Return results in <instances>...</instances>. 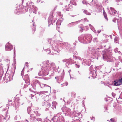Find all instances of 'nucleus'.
Returning a JSON list of instances; mask_svg holds the SVG:
<instances>
[{
	"label": "nucleus",
	"instance_id": "f03ea898",
	"mask_svg": "<svg viewBox=\"0 0 122 122\" xmlns=\"http://www.w3.org/2000/svg\"><path fill=\"white\" fill-rule=\"evenodd\" d=\"M92 36L91 34H87L85 36L81 35L79 37L78 39L81 40L82 42L85 43H90L91 41Z\"/></svg>",
	"mask_w": 122,
	"mask_h": 122
},
{
	"label": "nucleus",
	"instance_id": "5701e85b",
	"mask_svg": "<svg viewBox=\"0 0 122 122\" xmlns=\"http://www.w3.org/2000/svg\"><path fill=\"white\" fill-rule=\"evenodd\" d=\"M79 21H77V22H72L71 23H69L68 25V27H70L72 25H74V23H76V22H79Z\"/></svg>",
	"mask_w": 122,
	"mask_h": 122
},
{
	"label": "nucleus",
	"instance_id": "a211bd4d",
	"mask_svg": "<svg viewBox=\"0 0 122 122\" xmlns=\"http://www.w3.org/2000/svg\"><path fill=\"white\" fill-rule=\"evenodd\" d=\"M89 25L91 29L92 30L94 33H96V31L95 29L94 28L91 24H89Z\"/></svg>",
	"mask_w": 122,
	"mask_h": 122
},
{
	"label": "nucleus",
	"instance_id": "f257e3e1",
	"mask_svg": "<svg viewBox=\"0 0 122 122\" xmlns=\"http://www.w3.org/2000/svg\"><path fill=\"white\" fill-rule=\"evenodd\" d=\"M42 66L41 70L38 73V75L40 76L47 75L51 70H52L56 71H57L55 65L53 63L50 64L48 62H46L42 65Z\"/></svg>",
	"mask_w": 122,
	"mask_h": 122
},
{
	"label": "nucleus",
	"instance_id": "4c0bfd02",
	"mask_svg": "<svg viewBox=\"0 0 122 122\" xmlns=\"http://www.w3.org/2000/svg\"><path fill=\"white\" fill-rule=\"evenodd\" d=\"M118 38L117 37H116L114 39V41L116 42V43H117V41H118Z\"/></svg>",
	"mask_w": 122,
	"mask_h": 122
},
{
	"label": "nucleus",
	"instance_id": "603ef678",
	"mask_svg": "<svg viewBox=\"0 0 122 122\" xmlns=\"http://www.w3.org/2000/svg\"><path fill=\"white\" fill-rule=\"evenodd\" d=\"M32 86L33 87V88L34 89H36V87H35V85H33V86Z\"/></svg>",
	"mask_w": 122,
	"mask_h": 122
},
{
	"label": "nucleus",
	"instance_id": "20e7f679",
	"mask_svg": "<svg viewBox=\"0 0 122 122\" xmlns=\"http://www.w3.org/2000/svg\"><path fill=\"white\" fill-rule=\"evenodd\" d=\"M120 19L117 20L118 27L119 30L120 34L122 36V19Z\"/></svg>",
	"mask_w": 122,
	"mask_h": 122
},
{
	"label": "nucleus",
	"instance_id": "dca6fc26",
	"mask_svg": "<svg viewBox=\"0 0 122 122\" xmlns=\"http://www.w3.org/2000/svg\"><path fill=\"white\" fill-rule=\"evenodd\" d=\"M99 50L98 49H97L95 51V55H96L97 56H98L100 55L101 53L99 51Z\"/></svg>",
	"mask_w": 122,
	"mask_h": 122
},
{
	"label": "nucleus",
	"instance_id": "5fc2aeb1",
	"mask_svg": "<svg viewBox=\"0 0 122 122\" xmlns=\"http://www.w3.org/2000/svg\"><path fill=\"white\" fill-rule=\"evenodd\" d=\"M30 80L29 79H27V82H27V83H29Z\"/></svg>",
	"mask_w": 122,
	"mask_h": 122
},
{
	"label": "nucleus",
	"instance_id": "423d86ee",
	"mask_svg": "<svg viewBox=\"0 0 122 122\" xmlns=\"http://www.w3.org/2000/svg\"><path fill=\"white\" fill-rule=\"evenodd\" d=\"M48 100L47 99H44V104L46 106V107L48 108L51 105V104H50V103H51V101H49L48 100Z\"/></svg>",
	"mask_w": 122,
	"mask_h": 122
},
{
	"label": "nucleus",
	"instance_id": "13d9d810",
	"mask_svg": "<svg viewBox=\"0 0 122 122\" xmlns=\"http://www.w3.org/2000/svg\"><path fill=\"white\" fill-rule=\"evenodd\" d=\"M101 30H98L97 31V32L98 33H100V32H101Z\"/></svg>",
	"mask_w": 122,
	"mask_h": 122
},
{
	"label": "nucleus",
	"instance_id": "7ed1b4c3",
	"mask_svg": "<svg viewBox=\"0 0 122 122\" xmlns=\"http://www.w3.org/2000/svg\"><path fill=\"white\" fill-rule=\"evenodd\" d=\"M62 110L63 112L66 115L70 116L71 115L72 113L71 110L69 108L63 107L62 108Z\"/></svg>",
	"mask_w": 122,
	"mask_h": 122
},
{
	"label": "nucleus",
	"instance_id": "e433bc0d",
	"mask_svg": "<svg viewBox=\"0 0 122 122\" xmlns=\"http://www.w3.org/2000/svg\"><path fill=\"white\" fill-rule=\"evenodd\" d=\"M46 52H47V54H49L51 52V51L50 49H48L47 50Z\"/></svg>",
	"mask_w": 122,
	"mask_h": 122
},
{
	"label": "nucleus",
	"instance_id": "338daca9",
	"mask_svg": "<svg viewBox=\"0 0 122 122\" xmlns=\"http://www.w3.org/2000/svg\"><path fill=\"white\" fill-rule=\"evenodd\" d=\"M79 60H81V58H79Z\"/></svg>",
	"mask_w": 122,
	"mask_h": 122
},
{
	"label": "nucleus",
	"instance_id": "a18cd8bd",
	"mask_svg": "<svg viewBox=\"0 0 122 122\" xmlns=\"http://www.w3.org/2000/svg\"><path fill=\"white\" fill-rule=\"evenodd\" d=\"M10 68H11V67L10 66H8V68L7 71H10Z\"/></svg>",
	"mask_w": 122,
	"mask_h": 122
},
{
	"label": "nucleus",
	"instance_id": "774afa93",
	"mask_svg": "<svg viewBox=\"0 0 122 122\" xmlns=\"http://www.w3.org/2000/svg\"><path fill=\"white\" fill-rule=\"evenodd\" d=\"M33 30H34V31H35V28H33Z\"/></svg>",
	"mask_w": 122,
	"mask_h": 122
},
{
	"label": "nucleus",
	"instance_id": "09e8293b",
	"mask_svg": "<svg viewBox=\"0 0 122 122\" xmlns=\"http://www.w3.org/2000/svg\"><path fill=\"white\" fill-rule=\"evenodd\" d=\"M83 3L84 4L86 3V1H85V0H84L82 1Z\"/></svg>",
	"mask_w": 122,
	"mask_h": 122
},
{
	"label": "nucleus",
	"instance_id": "393cba45",
	"mask_svg": "<svg viewBox=\"0 0 122 122\" xmlns=\"http://www.w3.org/2000/svg\"><path fill=\"white\" fill-rule=\"evenodd\" d=\"M34 115H36L37 116H40V114L39 113H38V112L37 111H36V112L34 111Z\"/></svg>",
	"mask_w": 122,
	"mask_h": 122
},
{
	"label": "nucleus",
	"instance_id": "58836bf2",
	"mask_svg": "<svg viewBox=\"0 0 122 122\" xmlns=\"http://www.w3.org/2000/svg\"><path fill=\"white\" fill-rule=\"evenodd\" d=\"M48 23H49V25H50L51 24V20H50V19L49 18V19H48Z\"/></svg>",
	"mask_w": 122,
	"mask_h": 122
},
{
	"label": "nucleus",
	"instance_id": "a878e982",
	"mask_svg": "<svg viewBox=\"0 0 122 122\" xmlns=\"http://www.w3.org/2000/svg\"><path fill=\"white\" fill-rule=\"evenodd\" d=\"M63 75L62 76H59L58 77V79L59 80H60L62 81H63Z\"/></svg>",
	"mask_w": 122,
	"mask_h": 122
},
{
	"label": "nucleus",
	"instance_id": "72a5a7b5",
	"mask_svg": "<svg viewBox=\"0 0 122 122\" xmlns=\"http://www.w3.org/2000/svg\"><path fill=\"white\" fill-rule=\"evenodd\" d=\"M89 70L90 71H91L92 72H93L94 71V70H93V68L92 66H91Z\"/></svg>",
	"mask_w": 122,
	"mask_h": 122
},
{
	"label": "nucleus",
	"instance_id": "ddd939ff",
	"mask_svg": "<svg viewBox=\"0 0 122 122\" xmlns=\"http://www.w3.org/2000/svg\"><path fill=\"white\" fill-rule=\"evenodd\" d=\"M32 3V2L30 1H29L26 3V7L28 8H30V9L33 6Z\"/></svg>",
	"mask_w": 122,
	"mask_h": 122
},
{
	"label": "nucleus",
	"instance_id": "c03bdc74",
	"mask_svg": "<svg viewBox=\"0 0 122 122\" xmlns=\"http://www.w3.org/2000/svg\"><path fill=\"white\" fill-rule=\"evenodd\" d=\"M90 118L91 120H93V121H94L95 120V118L93 117H91Z\"/></svg>",
	"mask_w": 122,
	"mask_h": 122
},
{
	"label": "nucleus",
	"instance_id": "6e6552de",
	"mask_svg": "<svg viewBox=\"0 0 122 122\" xmlns=\"http://www.w3.org/2000/svg\"><path fill=\"white\" fill-rule=\"evenodd\" d=\"M41 88H43L45 87L46 89L50 91L51 90V87L49 86L46 84H45L43 83L39 84Z\"/></svg>",
	"mask_w": 122,
	"mask_h": 122
},
{
	"label": "nucleus",
	"instance_id": "e2e57ef3",
	"mask_svg": "<svg viewBox=\"0 0 122 122\" xmlns=\"http://www.w3.org/2000/svg\"><path fill=\"white\" fill-rule=\"evenodd\" d=\"M6 61H9V62L10 61L9 60H8V59H7L6 60Z\"/></svg>",
	"mask_w": 122,
	"mask_h": 122
},
{
	"label": "nucleus",
	"instance_id": "79ce46f5",
	"mask_svg": "<svg viewBox=\"0 0 122 122\" xmlns=\"http://www.w3.org/2000/svg\"><path fill=\"white\" fill-rule=\"evenodd\" d=\"M24 68L22 70L21 73V75L22 76V75H23L24 74Z\"/></svg>",
	"mask_w": 122,
	"mask_h": 122
},
{
	"label": "nucleus",
	"instance_id": "052dcab7",
	"mask_svg": "<svg viewBox=\"0 0 122 122\" xmlns=\"http://www.w3.org/2000/svg\"><path fill=\"white\" fill-rule=\"evenodd\" d=\"M83 29H81L80 30V31L81 32H82V31Z\"/></svg>",
	"mask_w": 122,
	"mask_h": 122
},
{
	"label": "nucleus",
	"instance_id": "473e14b6",
	"mask_svg": "<svg viewBox=\"0 0 122 122\" xmlns=\"http://www.w3.org/2000/svg\"><path fill=\"white\" fill-rule=\"evenodd\" d=\"M33 9L35 11V12H34L33 13H35V14H36V10H37V8L35 7H33Z\"/></svg>",
	"mask_w": 122,
	"mask_h": 122
},
{
	"label": "nucleus",
	"instance_id": "de8ad7c7",
	"mask_svg": "<svg viewBox=\"0 0 122 122\" xmlns=\"http://www.w3.org/2000/svg\"><path fill=\"white\" fill-rule=\"evenodd\" d=\"M36 120L37 121H41V118H37Z\"/></svg>",
	"mask_w": 122,
	"mask_h": 122
},
{
	"label": "nucleus",
	"instance_id": "8fccbe9b",
	"mask_svg": "<svg viewBox=\"0 0 122 122\" xmlns=\"http://www.w3.org/2000/svg\"><path fill=\"white\" fill-rule=\"evenodd\" d=\"M19 107V106H15V108H17V110H18L19 109L18 108Z\"/></svg>",
	"mask_w": 122,
	"mask_h": 122
},
{
	"label": "nucleus",
	"instance_id": "0e129e2a",
	"mask_svg": "<svg viewBox=\"0 0 122 122\" xmlns=\"http://www.w3.org/2000/svg\"><path fill=\"white\" fill-rule=\"evenodd\" d=\"M114 93H112V96H113V97H114V96H113V95H114Z\"/></svg>",
	"mask_w": 122,
	"mask_h": 122
},
{
	"label": "nucleus",
	"instance_id": "b1692460",
	"mask_svg": "<svg viewBox=\"0 0 122 122\" xmlns=\"http://www.w3.org/2000/svg\"><path fill=\"white\" fill-rule=\"evenodd\" d=\"M5 118L2 115L0 114V122L3 120Z\"/></svg>",
	"mask_w": 122,
	"mask_h": 122
},
{
	"label": "nucleus",
	"instance_id": "ea45409f",
	"mask_svg": "<svg viewBox=\"0 0 122 122\" xmlns=\"http://www.w3.org/2000/svg\"><path fill=\"white\" fill-rule=\"evenodd\" d=\"M75 66L77 68H79L80 67V66L79 65H77V64L75 65Z\"/></svg>",
	"mask_w": 122,
	"mask_h": 122
},
{
	"label": "nucleus",
	"instance_id": "bb28decb",
	"mask_svg": "<svg viewBox=\"0 0 122 122\" xmlns=\"http://www.w3.org/2000/svg\"><path fill=\"white\" fill-rule=\"evenodd\" d=\"M83 12L87 15H91L90 13L88 12V11L86 10H84L83 11Z\"/></svg>",
	"mask_w": 122,
	"mask_h": 122
},
{
	"label": "nucleus",
	"instance_id": "cd10ccee",
	"mask_svg": "<svg viewBox=\"0 0 122 122\" xmlns=\"http://www.w3.org/2000/svg\"><path fill=\"white\" fill-rule=\"evenodd\" d=\"M93 41L94 42H97L98 41V40L97 38H94L93 40Z\"/></svg>",
	"mask_w": 122,
	"mask_h": 122
},
{
	"label": "nucleus",
	"instance_id": "6e6d98bb",
	"mask_svg": "<svg viewBox=\"0 0 122 122\" xmlns=\"http://www.w3.org/2000/svg\"><path fill=\"white\" fill-rule=\"evenodd\" d=\"M28 62H26L25 63V65H26V66H28Z\"/></svg>",
	"mask_w": 122,
	"mask_h": 122
},
{
	"label": "nucleus",
	"instance_id": "3c124183",
	"mask_svg": "<svg viewBox=\"0 0 122 122\" xmlns=\"http://www.w3.org/2000/svg\"><path fill=\"white\" fill-rule=\"evenodd\" d=\"M110 121L111 122H114V120L113 119V118H111L110 119Z\"/></svg>",
	"mask_w": 122,
	"mask_h": 122
},
{
	"label": "nucleus",
	"instance_id": "f8f14e48",
	"mask_svg": "<svg viewBox=\"0 0 122 122\" xmlns=\"http://www.w3.org/2000/svg\"><path fill=\"white\" fill-rule=\"evenodd\" d=\"M70 5L69 4L68 5V6L66 5L65 6V8L63 10V11L64 12H65L66 11H69L70 10L71 8L70 7V6L69 5Z\"/></svg>",
	"mask_w": 122,
	"mask_h": 122
},
{
	"label": "nucleus",
	"instance_id": "a19ab883",
	"mask_svg": "<svg viewBox=\"0 0 122 122\" xmlns=\"http://www.w3.org/2000/svg\"><path fill=\"white\" fill-rule=\"evenodd\" d=\"M58 15L59 16H62V15L61 14V12H59L58 13Z\"/></svg>",
	"mask_w": 122,
	"mask_h": 122
},
{
	"label": "nucleus",
	"instance_id": "7c9ffc66",
	"mask_svg": "<svg viewBox=\"0 0 122 122\" xmlns=\"http://www.w3.org/2000/svg\"><path fill=\"white\" fill-rule=\"evenodd\" d=\"M103 15L105 18L107 20L108 18L106 15V14L104 11L103 12Z\"/></svg>",
	"mask_w": 122,
	"mask_h": 122
},
{
	"label": "nucleus",
	"instance_id": "39448f33",
	"mask_svg": "<svg viewBox=\"0 0 122 122\" xmlns=\"http://www.w3.org/2000/svg\"><path fill=\"white\" fill-rule=\"evenodd\" d=\"M48 92L47 91H42L38 92L37 94L39 95L40 96L41 95H42V97L43 98H45L44 99H46L48 100L49 99L48 97L47 96L46 94H47Z\"/></svg>",
	"mask_w": 122,
	"mask_h": 122
},
{
	"label": "nucleus",
	"instance_id": "f3484780",
	"mask_svg": "<svg viewBox=\"0 0 122 122\" xmlns=\"http://www.w3.org/2000/svg\"><path fill=\"white\" fill-rule=\"evenodd\" d=\"M62 61L63 62L65 63V64H69V59H65L62 60Z\"/></svg>",
	"mask_w": 122,
	"mask_h": 122
},
{
	"label": "nucleus",
	"instance_id": "49530a36",
	"mask_svg": "<svg viewBox=\"0 0 122 122\" xmlns=\"http://www.w3.org/2000/svg\"><path fill=\"white\" fill-rule=\"evenodd\" d=\"M116 1L118 3L121 1V0H116Z\"/></svg>",
	"mask_w": 122,
	"mask_h": 122
},
{
	"label": "nucleus",
	"instance_id": "4be33fe9",
	"mask_svg": "<svg viewBox=\"0 0 122 122\" xmlns=\"http://www.w3.org/2000/svg\"><path fill=\"white\" fill-rule=\"evenodd\" d=\"M61 18L60 19H59L58 20L56 24V25H61Z\"/></svg>",
	"mask_w": 122,
	"mask_h": 122
},
{
	"label": "nucleus",
	"instance_id": "37998d69",
	"mask_svg": "<svg viewBox=\"0 0 122 122\" xmlns=\"http://www.w3.org/2000/svg\"><path fill=\"white\" fill-rule=\"evenodd\" d=\"M116 21V18H114L113 20V21L114 22H115Z\"/></svg>",
	"mask_w": 122,
	"mask_h": 122
},
{
	"label": "nucleus",
	"instance_id": "c85d7f7f",
	"mask_svg": "<svg viewBox=\"0 0 122 122\" xmlns=\"http://www.w3.org/2000/svg\"><path fill=\"white\" fill-rule=\"evenodd\" d=\"M27 112L29 114L31 112V109L30 107H28L27 108Z\"/></svg>",
	"mask_w": 122,
	"mask_h": 122
},
{
	"label": "nucleus",
	"instance_id": "9b49d317",
	"mask_svg": "<svg viewBox=\"0 0 122 122\" xmlns=\"http://www.w3.org/2000/svg\"><path fill=\"white\" fill-rule=\"evenodd\" d=\"M97 1H96L95 0H92V2H91L90 4L89 3L86 4V5H91L92 6H94L95 5L97 4Z\"/></svg>",
	"mask_w": 122,
	"mask_h": 122
},
{
	"label": "nucleus",
	"instance_id": "aec40b11",
	"mask_svg": "<svg viewBox=\"0 0 122 122\" xmlns=\"http://www.w3.org/2000/svg\"><path fill=\"white\" fill-rule=\"evenodd\" d=\"M110 9L113 15H114L117 12L113 8H112V7H110Z\"/></svg>",
	"mask_w": 122,
	"mask_h": 122
},
{
	"label": "nucleus",
	"instance_id": "4468645a",
	"mask_svg": "<svg viewBox=\"0 0 122 122\" xmlns=\"http://www.w3.org/2000/svg\"><path fill=\"white\" fill-rule=\"evenodd\" d=\"M2 64H0V76L3 73V68L2 66Z\"/></svg>",
	"mask_w": 122,
	"mask_h": 122
},
{
	"label": "nucleus",
	"instance_id": "9d476101",
	"mask_svg": "<svg viewBox=\"0 0 122 122\" xmlns=\"http://www.w3.org/2000/svg\"><path fill=\"white\" fill-rule=\"evenodd\" d=\"M61 46L62 48H67L70 46V45L67 43H63L61 44Z\"/></svg>",
	"mask_w": 122,
	"mask_h": 122
},
{
	"label": "nucleus",
	"instance_id": "bf43d9fd",
	"mask_svg": "<svg viewBox=\"0 0 122 122\" xmlns=\"http://www.w3.org/2000/svg\"><path fill=\"white\" fill-rule=\"evenodd\" d=\"M46 111H47L48 110V108L46 107Z\"/></svg>",
	"mask_w": 122,
	"mask_h": 122
},
{
	"label": "nucleus",
	"instance_id": "c756f323",
	"mask_svg": "<svg viewBox=\"0 0 122 122\" xmlns=\"http://www.w3.org/2000/svg\"><path fill=\"white\" fill-rule=\"evenodd\" d=\"M52 106L55 108V106L57 104V103L55 102H52Z\"/></svg>",
	"mask_w": 122,
	"mask_h": 122
},
{
	"label": "nucleus",
	"instance_id": "2eb2a0df",
	"mask_svg": "<svg viewBox=\"0 0 122 122\" xmlns=\"http://www.w3.org/2000/svg\"><path fill=\"white\" fill-rule=\"evenodd\" d=\"M58 120H59L60 122H63L65 120L63 117L62 116H59L58 118Z\"/></svg>",
	"mask_w": 122,
	"mask_h": 122
},
{
	"label": "nucleus",
	"instance_id": "412c9836",
	"mask_svg": "<svg viewBox=\"0 0 122 122\" xmlns=\"http://www.w3.org/2000/svg\"><path fill=\"white\" fill-rule=\"evenodd\" d=\"M69 64H73L75 63V62L72 59H71V58H70L69 59Z\"/></svg>",
	"mask_w": 122,
	"mask_h": 122
},
{
	"label": "nucleus",
	"instance_id": "6ab92c4d",
	"mask_svg": "<svg viewBox=\"0 0 122 122\" xmlns=\"http://www.w3.org/2000/svg\"><path fill=\"white\" fill-rule=\"evenodd\" d=\"M35 116L34 114H31L30 115V117H31V118H30V119H31L30 120L31 121L32 119V121H34L36 119V118L34 116Z\"/></svg>",
	"mask_w": 122,
	"mask_h": 122
},
{
	"label": "nucleus",
	"instance_id": "2f4dec72",
	"mask_svg": "<svg viewBox=\"0 0 122 122\" xmlns=\"http://www.w3.org/2000/svg\"><path fill=\"white\" fill-rule=\"evenodd\" d=\"M68 84V83L67 82H65V83H63V84L61 86H67Z\"/></svg>",
	"mask_w": 122,
	"mask_h": 122
},
{
	"label": "nucleus",
	"instance_id": "864d4df0",
	"mask_svg": "<svg viewBox=\"0 0 122 122\" xmlns=\"http://www.w3.org/2000/svg\"><path fill=\"white\" fill-rule=\"evenodd\" d=\"M73 3L74 4H73V3H72V4H73V5H77V4L75 2H73Z\"/></svg>",
	"mask_w": 122,
	"mask_h": 122
},
{
	"label": "nucleus",
	"instance_id": "f704fd0d",
	"mask_svg": "<svg viewBox=\"0 0 122 122\" xmlns=\"http://www.w3.org/2000/svg\"><path fill=\"white\" fill-rule=\"evenodd\" d=\"M30 97H31V98L32 99H34V98H36V97L34 96V95L32 94H31L30 96Z\"/></svg>",
	"mask_w": 122,
	"mask_h": 122
},
{
	"label": "nucleus",
	"instance_id": "c9c22d12",
	"mask_svg": "<svg viewBox=\"0 0 122 122\" xmlns=\"http://www.w3.org/2000/svg\"><path fill=\"white\" fill-rule=\"evenodd\" d=\"M12 78L11 77H10L9 76H8V78L7 79L8 81H10L12 79Z\"/></svg>",
	"mask_w": 122,
	"mask_h": 122
},
{
	"label": "nucleus",
	"instance_id": "680f3d73",
	"mask_svg": "<svg viewBox=\"0 0 122 122\" xmlns=\"http://www.w3.org/2000/svg\"><path fill=\"white\" fill-rule=\"evenodd\" d=\"M87 20V19L86 18H85L84 19V20L85 21H86V20Z\"/></svg>",
	"mask_w": 122,
	"mask_h": 122
},
{
	"label": "nucleus",
	"instance_id": "69168bd1",
	"mask_svg": "<svg viewBox=\"0 0 122 122\" xmlns=\"http://www.w3.org/2000/svg\"><path fill=\"white\" fill-rule=\"evenodd\" d=\"M107 58V57H104V56H103V58Z\"/></svg>",
	"mask_w": 122,
	"mask_h": 122
},
{
	"label": "nucleus",
	"instance_id": "0eeeda50",
	"mask_svg": "<svg viewBox=\"0 0 122 122\" xmlns=\"http://www.w3.org/2000/svg\"><path fill=\"white\" fill-rule=\"evenodd\" d=\"M13 48V46L11 45L9 42L6 45L5 50L8 51H10Z\"/></svg>",
	"mask_w": 122,
	"mask_h": 122
},
{
	"label": "nucleus",
	"instance_id": "4d7b16f0",
	"mask_svg": "<svg viewBox=\"0 0 122 122\" xmlns=\"http://www.w3.org/2000/svg\"><path fill=\"white\" fill-rule=\"evenodd\" d=\"M35 81L36 82V83H38L39 81L38 80H36Z\"/></svg>",
	"mask_w": 122,
	"mask_h": 122
},
{
	"label": "nucleus",
	"instance_id": "1a4fd4ad",
	"mask_svg": "<svg viewBox=\"0 0 122 122\" xmlns=\"http://www.w3.org/2000/svg\"><path fill=\"white\" fill-rule=\"evenodd\" d=\"M59 47L60 46L57 45L55 46L54 47H53L52 49L54 51L53 53L56 54V52H59L60 51V50L59 49Z\"/></svg>",
	"mask_w": 122,
	"mask_h": 122
}]
</instances>
